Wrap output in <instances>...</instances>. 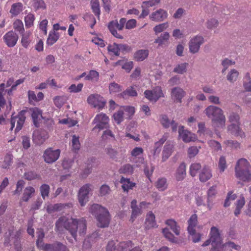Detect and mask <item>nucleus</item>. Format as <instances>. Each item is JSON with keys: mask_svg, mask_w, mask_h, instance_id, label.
<instances>
[{"mask_svg": "<svg viewBox=\"0 0 251 251\" xmlns=\"http://www.w3.org/2000/svg\"><path fill=\"white\" fill-rule=\"evenodd\" d=\"M72 206V204L71 203H66V204H61V203H57L55 204H50L47 207V211L49 213H51L52 212L56 211H60L66 207H71Z\"/></svg>", "mask_w": 251, "mask_h": 251, "instance_id": "c85d7f7f", "label": "nucleus"}, {"mask_svg": "<svg viewBox=\"0 0 251 251\" xmlns=\"http://www.w3.org/2000/svg\"><path fill=\"white\" fill-rule=\"evenodd\" d=\"M32 5L35 10L46 8V4L43 0H33Z\"/></svg>", "mask_w": 251, "mask_h": 251, "instance_id": "680f3d73", "label": "nucleus"}, {"mask_svg": "<svg viewBox=\"0 0 251 251\" xmlns=\"http://www.w3.org/2000/svg\"><path fill=\"white\" fill-rule=\"evenodd\" d=\"M35 193V189L31 186L26 187L23 193L21 201H28V200L33 196Z\"/></svg>", "mask_w": 251, "mask_h": 251, "instance_id": "2f4dec72", "label": "nucleus"}, {"mask_svg": "<svg viewBox=\"0 0 251 251\" xmlns=\"http://www.w3.org/2000/svg\"><path fill=\"white\" fill-rule=\"evenodd\" d=\"M18 39V35L12 30L8 31L3 36V40L8 47H13Z\"/></svg>", "mask_w": 251, "mask_h": 251, "instance_id": "aec40b11", "label": "nucleus"}, {"mask_svg": "<svg viewBox=\"0 0 251 251\" xmlns=\"http://www.w3.org/2000/svg\"><path fill=\"white\" fill-rule=\"evenodd\" d=\"M149 55L148 50H137L134 54L135 60L138 62L143 61Z\"/></svg>", "mask_w": 251, "mask_h": 251, "instance_id": "473e14b6", "label": "nucleus"}, {"mask_svg": "<svg viewBox=\"0 0 251 251\" xmlns=\"http://www.w3.org/2000/svg\"><path fill=\"white\" fill-rule=\"evenodd\" d=\"M89 210L93 215L95 216L99 227L108 226L110 218L109 212L106 208L98 204H93L90 206Z\"/></svg>", "mask_w": 251, "mask_h": 251, "instance_id": "7ed1b4c3", "label": "nucleus"}, {"mask_svg": "<svg viewBox=\"0 0 251 251\" xmlns=\"http://www.w3.org/2000/svg\"><path fill=\"white\" fill-rule=\"evenodd\" d=\"M201 168V165L200 163H194L191 165L190 167V173L192 176H196L198 171Z\"/></svg>", "mask_w": 251, "mask_h": 251, "instance_id": "13d9d810", "label": "nucleus"}, {"mask_svg": "<svg viewBox=\"0 0 251 251\" xmlns=\"http://www.w3.org/2000/svg\"><path fill=\"white\" fill-rule=\"evenodd\" d=\"M244 86L247 91H251V78L249 74H247L244 78Z\"/></svg>", "mask_w": 251, "mask_h": 251, "instance_id": "774afa93", "label": "nucleus"}, {"mask_svg": "<svg viewBox=\"0 0 251 251\" xmlns=\"http://www.w3.org/2000/svg\"><path fill=\"white\" fill-rule=\"evenodd\" d=\"M50 186L47 184H43L41 186L40 188V190L41 192V196L43 199H45L46 197H48L49 196V192H50Z\"/></svg>", "mask_w": 251, "mask_h": 251, "instance_id": "bf43d9fd", "label": "nucleus"}, {"mask_svg": "<svg viewBox=\"0 0 251 251\" xmlns=\"http://www.w3.org/2000/svg\"><path fill=\"white\" fill-rule=\"evenodd\" d=\"M30 110L34 125L36 127H38L41 120L43 119L42 112L37 107L32 108Z\"/></svg>", "mask_w": 251, "mask_h": 251, "instance_id": "b1692460", "label": "nucleus"}, {"mask_svg": "<svg viewBox=\"0 0 251 251\" xmlns=\"http://www.w3.org/2000/svg\"><path fill=\"white\" fill-rule=\"evenodd\" d=\"M212 176L211 170L209 167L204 166L199 174V179L201 182H206L210 179Z\"/></svg>", "mask_w": 251, "mask_h": 251, "instance_id": "a878e982", "label": "nucleus"}, {"mask_svg": "<svg viewBox=\"0 0 251 251\" xmlns=\"http://www.w3.org/2000/svg\"><path fill=\"white\" fill-rule=\"evenodd\" d=\"M60 36L59 33L54 31H50L49 32L48 37L47 40V44L48 46H52L59 39Z\"/></svg>", "mask_w": 251, "mask_h": 251, "instance_id": "72a5a7b5", "label": "nucleus"}, {"mask_svg": "<svg viewBox=\"0 0 251 251\" xmlns=\"http://www.w3.org/2000/svg\"><path fill=\"white\" fill-rule=\"evenodd\" d=\"M157 226L155 220V215L152 211H149L146 215L145 228L146 229H150Z\"/></svg>", "mask_w": 251, "mask_h": 251, "instance_id": "4be33fe9", "label": "nucleus"}, {"mask_svg": "<svg viewBox=\"0 0 251 251\" xmlns=\"http://www.w3.org/2000/svg\"><path fill=\"white\" fill-rule=\"evenodd\" d=\"M38 239L36 241V244L38 248L45 251H68L66 247L59 243H55L52 245L45 244L42 243L43 239L44 237V233L41 230L37 232Z\"/></svg>", "mask_w": 251, "mask_h": 251, "instance_id": "39448f33", "label": "nucleus"}, {"mask_svg": "<svg viewBox=\"0 0 251 251\" xmlns=\"http://www.w3.org/2000/svg\"><path fill=\"white\" fill-rule=\"evenodd\" d=\"M126 22V18H122L120 20L119 23L117 21H112L110 22H113V25L114 28L116 27L118 30H121L123 29L124 25Z\"/></svg>", "mask_w": 251, "mask_h": 251, "instance_id": "052dcab7", "label": "nucleus"}, {"mask_svg": "<svg viewBox=\"0 0 251 251\" xmlns=\"http://www.w3.org/2000/svg\"><path fill=\"white\" fill-rule=\"evenodd\" d=\"M221 241V237L219 229L215 226H212L210 229L209 238L203 243L202 246L206 247L211 244L212 249L210 251H219Z\"/></svg>", "mask_w": 251, "mask_h": 251, "instance_id": "423d86ee", "label": "nucleus"}, {"mask_svg": "<svg viewBox=\"0 0 251 251\" xmlns=\"http://www.w3.org/2000/svg\"><path fill=\"white\" fill-rule=\"evenodd\" d=\"M102 138L104 140H115V136L113 132L109 129H107L103 132Z\"/></svg>", "mask_w": 251, "mask_h": 251, "instance_id": "603ef678", "label": "nucleus"}, {"mask_svg": "<svg viewBox=\"0 0 251 251\" xmlns=\"http://www.w3.org/2000/svg\"><path fill=\"white\" fill-rule=\"evenodd\" d=\"M13 163V156L10 153H7L4 157L3 162L1 163V167L3 169H9Z\"/></svg>", "mask_w": 251, "mask_h": 251, "instance_id": "58836bf2", "label": "nucleus"}, {"mask_svg": "<svg viewBox=\"0 0 251 251\" xmlns=\"http://www.w3.org/2000/svg\"><path fill=\"white\" fill-rule=\"evenodd\" d=\"M143 152V149L141 147H135L131 151L132 159L130 160L136 164V167L144 163V159L142 157Z\"/></svg>", "mask_w": 251, "mask_h": 251, "instance_id": "2eb2a0df", "label": "nucleus"}, {"mask_svg": "<svg viewBox=\"0 0 251 251\" xmlns=\"http://www.w3.org/2000/svg\"><path fill=\"white\" fill-rule=\"evenodd\" d=\"M120 182L122 184V187L125 192H128L135 186V183L131 181L130 179L124 177H122Z\"/></svg>", "mask_w": 251, "mask_h": 251, "instance_id": "7c9ffc66", "label": "nucleus"}, {"mask_svg": "<svg viewBox=\"0 0 251 251\" xmlns=\"http://www.w3.org/2000/svg\"><path fill=\"white\" fill-rule=\"evenodd\" d=\"M204 42L201 36L197 35L192 38L189 42V48L191 53H195L199 51L200 46Z\"/></svg>", "mask_w": 251, "mask_h": 251, "instance_id": "dca6fc26", "label": "nucleus"}, {"mask_svg": "<svg viewBox=\"0 0 251 251\" xmlns=\"http://www.w3.org/2000/svg\"><path fill=\"white\" fill-rule=\"evenodd\" d=\"M25 111L22 110L17 116L11 117L10 129L11 130H13L15 125H16L15 132H19L22 129L25 120Z\"/></svg>", "mask_w": 251, "mask_h": 251, "instance_id": "6e6552de", "label": "nucleus"}, {"mask_svg": "<svg viewBox=\"0 0 251 251\" xmlns=\"http://www.w3.org/2000/svg\"><path fill=\"white\" fill-rule=\"evenodd\" d=\"M168 138V134H165L157 142L155 143V149L154 151V155H155L156 153L157 154H159L160 150L158 149V148L164 144Z\"/></svg>", "mask_w": 251, "mask_h": 251, "instance_id": "8fccbe9b", "label": "nucleus"}, {"mask_svg": "<svg viewBox=\"0 0 251 251\" xmlns=\"http://www.w3.org/2000/svg\"><path fill=\"white\" fill-rule=\"evenodd\" d=\"M162 233L163 236L169 241L173 243L177 242V239L171 233L169 228L165 227L162 228Z\"/></svg>", "mask_w": 251, "mask_h": 251, "instance_id": "e433bc0d", "label": "nucleus"}, {"mask_svg": "<svg viewBox=\"0 0 251 251\" xmlns=\"http://www.w3.org/2000/svg\"><path fill=\"white\" fill-rule=\"evenodd\" d=\"M178 134L179 137L186 143L194 142L197 140V137L195 134L185 129L182 126H179L178 128Z\"/></svg>", "mask_w": 251, "mask_h": 251, "instance_id": "4468645a", "label": "nucleus"}, {"mask_svg": "<svg viewBox=\"0 0 251 251\" xmlns=\"http://www.w3.org/2000/svg\"><path fill=\"white\" fill-rule=\"evenodd\" d=\"M23 10V4L17 2L12 5L10 12L14 16L18 15Z\"/></svg>", "mask_w": 251, "mask_h": 251, "instance_id": "79ce46f5", "label": "nucleus"}, {"mask_svg": "<svg viewBox=\"0 0 251 251\" xmlns=\"http://www.w3.org/2000/svg\"><path fill=\"white\" fill-rule=\"evenodd\" d=\"M240 124H230L227 126V131L236 137L244 138L246 137V134L240 127Z\"/></svg>", "mask_w": 251, "mask_h": 251, "instance_id": "6ab92c4d", "label": "nucleus"}, {"mask_svg": "<svg viewBox=\"0 0 251 251\" xmlns=\"http://www.w3.org/2000/svg\"><path fill=\"white\" fill-rule=\"evenodd\" d=\"M204 112L211 120L212 126L215 128H223L225 127L226 118L224 111L220 107L211 105L205 108Z\"/></svg>", "mask_w": 251, "mask_h": 251, "instance_id": "f03ea898", "label": "nucleus"}, {"mask_svg": "<svg viewBox=\"0 0 251 251\" xmlns=\"http://www.w3.org/2000/svg\"><path fill=\"white\" fill-rule=\"evenodd\" d=\"M170 38V34L168 32H165L162 33L160 36L158 37L155 39L154 43H157L158 46H162L163 44H165L166 42H168Z\"/></svg>", "mask_w": 251, "mask_h": 251, "instance_id": "f704fd0d", "label": "nucleus"}, {"mask_svg": "<svg viewBox=\"0 0 251 251\" xmlns=\"http://www.w3.org/2000/svg\"><path fill=\"white\" fill-rule=\"evenodd\" d=\"M107 50L111 54L116 56L119 55L118 44L114 43L112 45H109L107 47Z\"/></svg>", "mask_w": 251, "mask_h": 251, "instance_id": "5fc2aeb1", "label": "nucleus"}, {"mask_svg": "<svg viewBox=\"0 0 251 251\" xmlns=\"http://www.w3.org/2000/svg\"><path fill=\"white\" fill-rule=\"evenodd\" d=\"M93 123L96 125L94 129L96 128H99L100 130L108 128L109 126V118L106 114L100 113L96 116Z\"/></svg>", "mask_w": 251, "mask_h": 251, "instance_id": "9d476101", "label": "nucleus"}, {"mask_svg": "<svg viewBox=\"0 0 251 251\" xmlns=\"http://www.w3.org/2000/svg\"><path fill=\"white\" fill-rule=\"evenodd\" d=\"M65 228L68 230L72 236L75 239L77 233L81 236L83 235L86 231V224L85 221L83 219H76L66 217L60 218L56 223V229L61 232Z\"/></svg>", "mask_w": 251, "mask_h": 251, "instance_id": "f257e3e1", "label": "nucleus"}, {"mask_svg": "<svg viewBox=\"0 0 251 251\" xmlns=\"http://www.w3.org/2000/svg\"><path fill=\"white\" fill-rule=\"evenodd\" d=\"M239 73L235 69L231 70L227 75V79L230 82L235 81L238 76Z\"/></svg>", "mask_w": 251, "mask_h": 251, "instance_id": "4d7b16f0", "label": "nucleus"}, {"mask_svg": "<svg viewBox=\"0 0 251 251\" xmlns=\"http://www.w3.org/2000/svg\"><path fill=\"white\" fill-rule=\"evenodd\" d=\"M229 122L231 123L240 124V116L237 113L232 112L228 115Z\"/></svg>", "mask_w": 251, "mask_h": 251, "instance_id": "3c124183", "label": "nucleus"}, {"mask_svg": "<svg viewBox=\"0 0 251 251\" xmlns=\"http://www.w3.org/2000/svg\"><path fill=\"white\" fill-rule=\"evenodd\" d=\"M131 208L132 209V214L130 220L133 222L135 219L142 213V208L137 205V201L133 200L131 202Z\"/></svg>", "mask_w": 251, "mask_h": 251, "instance_id": "bb28decb", "label": "nucleus"}, {"mask_svg": "<svg viewBox=\"0 0 251 251\" xmlns=\"http://www.w3.org/2000/svg\"><path fill=\"white\" fill-rule=\"evenodd\" d=\"M34 20V16L31 13L28 14L25 18V26L27 27H30L32 26Z\"/></svg>", "mask_w": 251, "mask_h": 251, "instance_id": "0e129e2a", "label": "nucleus"}, {"mask_svg": "<svg viewBox=\"0 0 251 251\" xmlns=\"http://www.w3.org/2000/svg\"><path fill=\"white\" fill-rule=\"evenodd\" d=\"M217 194V189L215 186H213L209 188L207 192V208L210 210L213 206L214 199Z\"/></svg>", "mask_w": 251, "mask_h": 251, "instance_id": "412c9836", "label": "nucleus"}, {"mask_svg": "<svg viewBox=\"0 0 251 251\" xmlns=\"http://www.w3.org/2000/svg\"><path fill=\"white\" fill-rule=\"evenodd\" d=\"M165 223L176 235L180 234V227L174 220L168 219L165 221Z\"/></svg>", "mask_w": 251, "mask_h": 251, "instance_id": "c756f323", "label": "nucleus"}, {"mask_svg": "<svg viewBox=\"0 0 251 251\" xmlns=\"http://www.w3.org/2000/svg\"><path fill=\"white\" fill-rule=\"evenodd\" d=\"M186 173V165L185 163H181L176 170L175 175V178L177 181H181L185 177Z\"/></svg>", "mask_w": 251, "mask_h": 251, "instance_id": "cd10ccee", "label": "nucleus"}, {"mask_svg": "<svg viewBox=\"0 0 251 251\" xmlns=\"http://www.w3.org/2000/svg\"><path fill=\"white\" fill-rule=\"evenodd\" d=\"M133 166L129 164H126L122 166L119 170V172L121 174L131 175L133 173Z\"/></svg>", "mask_w": 251, "mask_h": 251, "instance_id": "de8ad7c7", "label": "nucleus"}, {"mask_svg": "<svg viewBox=\"0 0 251 251\" xmlns=\"http://www.w3.org/2000/svg\"><path fill=\"white\" fill-rule=\"evenodd\" d=\"M172 99L176 102H181L185 95V92L180 87H175L171 90Z\"/></svg>", "mask_w": 251, "mask_h": 251, "instance_id": "5701e85b", "label": "nucleus"}, {"mask_svg": "<svg viewBox=\"0 0 251 251\" xmlns=\"http://www.w3.org/2000/svg\"><path fill=\"white\" fill-rule=\"evenodd\" d=\"M5 84L1 83L0 84V108L3 109L5 111V112L8 113L12 107L11 101L10 98H7L6 101L4 98V95L6 93L5 90Z\"/></svg>", "mask_w": 251, "mask_h": 251, "instance_id": "f8f14e48", "label": "nucleus"}, {"mask_svg": "<svg viewBox=\"0 0 251 251\" xmlns=\"http://www.w3.org/2000/svg\"><path fill=\"white\" fill-rule=\"evenodd\" d=\"M60 155V150H53L51 148H49L44 151L43 157L47 163L52 164L58 159Z\"/></svg>", "mask_w": 251, "mask_h": 251, "instance_id": "1a4fd4ad", "label": "nucleus"}, {"mask_svg": "<svg viewBox=\"0 0 251 251\" xmlns=\"http://www.w3.org/2000/svg\"><path fill=\"white\" fill-rule=\"evenodd\" d=\"M117 251H129L131 250L132 244L130 241L122 242L117 245Z\"/></svg>", "mask_w": 251, "mask_h": 251, "instance_id": "4c0bfd02", "label": "nucleus"}, {"mask_svg": "<svg viewBox=\"0 0 251 251\" xmlns=\"http://www.w3.org/2000/svg\"><path fill=\"white\" fill-rule=\"evenodd\" d=\"M175 146L174 141H168L166 143L162 151V162H165L171 156L174 151Z\"/></svg>", "mask_w": 251, "mask_h": 251, "instance_id": "f3484780", "label": "nucleus"}, {"mask_svg": "<svg viewBox=\"0 0 251 251\" xmlns=\"http://www.w3.org/2000/svg\"><path fill=\"white\" fill-rule=\"evenodd\" d=\"M198 217L196 214L192 215L188 220V231L189 233H193L195 227L197 224Z\"/></svg>", "mask_w": 251, "mask_h": 251, "instance_id": "c9c22d12", "label": "nucleus"}, {"mask_svg": "<svg viewBox=\"0 0 251 251\" xmlns=\"http://www.w3.org/2000/svg\"><path fill=\"white\" fill-rule=\"evenodd\" d=\"M32 138L36 144L41 145L49 138V135L45 130L37 129L33 132Z\"/></svg>", "mask_w": 251, "mask_h": 251, "instance_id": "a211bd4d", "label": "nucleus"}, {"mask_svg": "<svg viewBox=\"0 0 251 251\" xmlns=\"http://www.w3.org/2000/svg\"><path fill=\"white\" fill-rule=\"evenodd\" d=\"M93 190L92 185L86 184L79 189L78 193V199L81 206H84L89 201V193Z\"/></svg>", "mask_w": 251, "mask_h": 251, "instance_id": "0eeeda50", "label": "nucleus"}, {"mask_svg": "<svg viewBox=\"0 0 251 251\" xmlns=\"http://www.w3.org/2000/svg\"><path fill=\"white\" fill-rule=\"evenodd\" d=\"M227 164L226 159L225 156H222L220 157L218 162V168L220 172L222 173L227 168Z\"/></svg>", "mask_w": 251, "mask_h": 251, "instance_id": "6e6d98bb", "label": "nucleus"}, {"mask_svg": "<svg viewBox=\"0 0 251 251\" xmlns=\"http://www.w3.org/2000/svg\"><path fill=\"white\" fill-rule=\"evenodd\" d=\"M91 5L93 12L96 16L99 18L100 14V11L99 0H91Z\"/></svg>", "mask_w": 251, "mask_h": 251, "instance_id": "49530a36", "label": "nucleus"}, {"mask_svg": "<svg viewBox=\"0 0 251 251\" xmlns=\"http://www.w3.org/2000/svg\"><path fill=\"white\" fill-rule=\"evenodd\" d=\"M67 100L66 96H56L54 99V103L57 107H61Z\"/></svg>", "mask_w": 251, "mask_h": 251, "instance_id": "864d4df0", "label": "nucleus"}, {"mask_svg": "<svg viewBox=\"0 0 251 251\" xmlns=\"http://www.w3.org/2000/svg\"><path fill=\"white\" fill-rule=\"evenodd\" d=\"M122 90V86L115 82H111L109 85V91L110 94L111 95H114L119 93Z\"/></svg>", "mask_w": 251, "mask_h": 251, "instance_id": "c03bdc74", "label": "nucleus"}, {"mask_svg": "<svg viewBox=\"0 0 251 251\" xmlns=\"http://www.w3.org/2000/svg\"><path fill=\"white\" fill-rule=\"evenodd\" d=\"M235 177L244 182L251 181V167L245 158H241L237 161L235 167Z\"/></svg>", "mask_w": 251, "mask_h": 251, "instance_id": "20e7f679", "label": "nucleus"}, {"mask_svg": "<svg viewBox=\"0 0 251 251\" xmlns=\"http://www.w3.org/2000/svg\"><path fill=\"white\" fill-rule=\"evenodd\" d=\"M121 96L124 98L126 99L128 96L135 97L137 95V93L136 90L133 87H131L127 88L126 90L120 94Z\"/></svg>", "mask_w": 251, "mask_h": 251, "instance_id": "a18cd8bd", "label": "nucleus"}, {"mask_svg": "<svg viewBox=\"0 0 251 251\" xmlns=\"http://www.w3.org/2000/svg\"><path fill=\"white\" fill-rule=\"evenodd\" d=\"M167 12L165 10L159 9L152 12L150 17L152 21L159 22L163 21L167 17Z\"/></svg>", "mask_w": 251, "mask_h": 251, "instance_id": "393cba45", "label": "nucleus"}, {"mask_svg": "<svg viewBox=\"0 0 251 251\" xmlns=\"http://www.w3.org/2000/svg\"><path fill=\"white\" fill-rule=\"evenodd\" d=\"M155 186L159 191L165 190L168 187L166 178L164 177L158 178L155 183Z\"/></svg>", "mask_w": 251, "mask_h": 251, "instance_id": "a19ab883", "label": "nucleus"}, {"mask_svg": "<svg viewBox=\"0 0 251 251\" xmlns=\"http://www.w3.org/2000/svg\"><path fill=\"white\" fill-rule=\"evenodd\" d=\"M99 78V74L96 71H90L89 74L86 75L85 79L87 80L97 81Z\"/></svg>", "mask_w": 251, "mask_h": 251, "instance_id": "e2e57ef3", "label": "nucleus"}, {"mask_svg": "<svg viewBox=\"0 0 251 251\" xmlns=\"http://www.w3.org/2000/svg\"><path fill=\"white\" fill-rule=\"evenodd\" d=\"M83 19L85 21L87 22H92L93 23L91 24L90 27L93 28L96 23V20L94 16L90 13H86L83 16Z\"/></svg>", "mask_w": 251, "mask_h": 251, "instance_id": "338daca9", "label": "nucleus"}, {"mask_svg": "<svg viewBox=\"0 0 251 251\" xmlns=\"http://www.w3.org/2000/svg\"><path fill=\"white\" fill-rule=\"evenodd\" d=\"M145 97L150 101L155 102L164 95L160 87L157 86L152 90H146L144 92Z\"/></svg>", "mask_w": 251, "mask_h": 251, "instance_id": "ddd939ff", "label": "nucleus"}, {"mask_svg": "<svg viewBox=\"0 0 251 251\" xmlns=\"http://www.w3.org/2000/svg\"><path fill=\"white\" fill-rule=\"evenodd\" d=\"M87 101L89 104L99 109H102L106 103L105 99L99 94L90 95Z\"/></svg>", "mask_w": 251, "mask_h": 251, "instance_id": "9b49d317", "label": "nucleus"}, {"mask_svg": "<svg viewBox=\"0 0 251 251\" xmlns=\"http://www.w3.org/2000/svg\"><path fill=\"white\" fill-rule=\"evenodd\" d=\"M230 249H234L235 250L239 251L240 249L239 246L235 245L233 242H228L224 244H222V241H221V245L219 247V251H224L226 250Z\"/></svg>", "mask_w": 251, "mask_h": 251, "instance_id": "ea45409f", "label": "nucleus"}, {"mask_svg": "<svg viewBox=\"0 0 251 251\" xmlns=\"http://www.w3.org/2000/svg\"><path fill=\"white\" fill-rule=\"evenodd\" d=\"M113 118L118 125L120 124L124 120V110L121 108L119 109L113 114Z\"/></svg>", "mask_w": 251, "mask_h": 251, "instance_id": "37998d69", "label": "nucleus"}, {"mask_svg": "<svg viewBox=\"0 0 251 251\" xmlns=\"http://www.w3.org/2000/svg\"><path fill=\"white\" fill-rule=\"evenodd\" d=\"M195 202L197 206H205L206 204H205L204 200L205 197L204 196H202V194L201 192L199 191L197 194H196L195 197Z\"/></svg>", "mask_w": 251, "mask_h": 251, "instance_id": "09e8293b", "label": "nucleus"}, {"mask_svg": "<svg viewBox=\"0 0 251 251\" xmlns=\"http://www.w3.org/2000/svg\"><path fill=\"white\" fill-rule=\"evenodd\" d=\"M82 83H79L77 85L75 84H72L68 88L70 93H78L80 92L83 88Z\"/></svg>", "mask_w": 251, "mask_h": 251, "instance_id": "69168bd1", "label": "nucleus"}]
</instances>
